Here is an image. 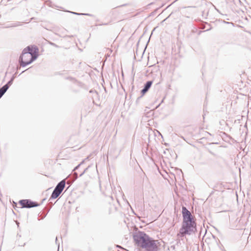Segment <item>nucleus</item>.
<instances>
[{"mask_svg": "<svg viewBox=\"0 0 251 251\" xmlns=\"http://www.w3.org/2000/svg\"><path fill=\"white\" fill-rule=\"evenodd\" d=\"M181 213L182 223L177 235L183 237L186 235L195 234L197 232V223L195 217L184 206L182 207Z\"/></svg>", "mask_w": 251, "mask_h": 251, "instance_id": "nucleus-1", "label": "nucleus"}, {"mask_svg": "<svg viewBox=\"0 0 251 251\" xmlns=\"http://www.w3.org/2000/svg\"><path fill=\"white\" fill-rule=\"evenodd\" d=\"M26 54V55H31L29 61L26 63H24L23 67H25L28 65L31 64L33 61L37 59L39 56V49L36 46H28L25 48L22 51V56Z\"/></svg>", "mask_w": 251, "mask_h": 251, "instance_id": "nucleus-2", "label": "nucleus"}, {"mask_svg": "<svg viewBox=\"0 0 251 251\" xmlns=\"http://www.w3.org/2000/svg\"><path fill=\"white\" fill-rule=\"evenodd\" d=\"M150 236L144 231H138L133 235V238L137 246L142 248Z\"/></svg>", "mask_w": 251, "mask_h": 251, "instance_id": "nucleus-3", "label": "nucleus"}, {"mask_svg": "<svg viewBox=\"0 0 251 251\" xmlns=\"http://www.w3.org/2000/svg\"><path fill=\"white\" fill-rule=\"evenodd\" d=\"M150 236L144 231H138L133 235V238L137 246L142 248Z\"/></svg>", "mask_w": 251, "mask_h": 251, "instance_id": "nucleus-4", "label": "nucleus"}, {"mask_svg": "<svg viewBox=\"0 0 251 251\" xmlns=\"http://www.w3.org/2000/svg\"><path fill=\"white\" fill-rule=\"evenodd\" d=\"M148 240L144 244L142 248L147 251H158L159 246L160 245L158 240H154L150 236L148 237Z\"/></svg>", "mask_w": 251, "mask_h": 251, "instance_id": "nucleus-5", "label": "nucleus"}, {"mask_svg": "<svg viewBox=\"0 0 251 251\" xmlns=\"http://www.w3.org/2000/svg\"><path fill=\"white\" fill-rule=\"evenodd\" d=\"M19 203L21 205V208H31L39 206L40 204L30 199H23L19 201Z\"/></svg>", "mask_w": 251, "mask_h": 251, "instance_id": "nucleus-6", "label": "nucleus"}, {"mask_svg": "<svg viewBox=\"0 0 251 251\" xmlns=\"http://www.w3.org/2000/svg\"><path fill=\"white\" fill-rule=\"evenodd\" d=\"M152 83L153 81L149 80L144 84L143 88L141 90V96L137 98V101L149 91Z\"/></svg>", "mask_w": 251, "mask_h": 251, "instance_id": "nucleus-7", "label": "nucleus"}, {"mask_svg": "<svg viewBox=\"0 0 251 251\" xmlns=\"http://www.w3.org/2000/svg\"><path fill=\"white\" fill-rule=\"evenodd\" d=\"M26 54H25V55H23V56H22V53L19 58V63L22 67L24 63H26L27 62H28L29 59H30V57H31V55H26Z\"/></svg>", "mask_w": 251, "mask_h": 251, "instance_id": "nucleus-8", "label": "nucleus"}, {"mask_svg": "<svg viewBox=\"0 0 251 251\" xmlns=\"http://www.w3.org/2000/svg\"><path fill=\"white\" fill-rule=\"evenodd\" d=\"M65 184L66 182L65 180H62L58 183L54 189L62 192L65 187Z\"/></svg>", "mask_w": 251, "mask_h": 251, "instance_id": "nucleus-9", "label": "nucleus"}, {"mask_svg": "<svg viewBox=\"0 0 251 251\" xmlns=\"http://www.w3.org/2000/svg\"><path fill=\"white\" fill-rule=\"evenodd\" d=\"M61 193V192L55 189H54L53 192L51 193V196L50 198V200L51 199H56Z\"/></svg>", "mask_w": 251, "mask_h": 251, "instance_id": "nucleus-10", "label": "nucleus"}, {"mask_svg": "<svg viewBox=\"0 0 251 251\" xmlns=\"http://www.w3.org/2000/svg\"><path fill=\"white\" fill-rule=\"evenodd\" d=\"M7 90V86H4V85L0 88V99L3 96Z\"/></svg>", "mask_w": 251, "mask_h": 251, "instance_id": "nucleus-11", "label": "nucleus"}, {"mask_svg": "<svg viewBox=\"0 0 251 251\" xmlns=\"http://www.w3.org/2000/svg\"><path fill=\"white\" fill-rule=\"evenodd\" d=\"M21 25H21V22H16L15 23H12L10 25H7V26H6L5 27L6 28L13 27L19 26H20Z\"/></svg>", "mask_w": 251, "mask_h": 251, "instance_id": "nucleus-12", "label": "nucleus"}, {"mask_svg": "<svg viewBox=\"0 0 251 251\" xmlns=\"http://www.w3.org/2000/svg\"><path fill=\"white\" fill-rule=\"evenodd\" d=\"M14 81V78L11 77L10 79L7 82L6 84L4 85V86H7V89L9 88V87L12 84Z\"/></svg>", "mask_w": 251, "mask_h": 251, "instance_id": "nucleus-13", "label": "nucleus"}, {"mask_svg": "<svg viewBox=\"0 0 251 251\" xmlns=\"http://www.w3.org/2000/svg\"><path fill=\"white\" fill-rule=\"evenodd\" d=\"M84 160H83L80 163H79L76 167H75L73 171L75 172V170H77L79 168L80 166L84 163Z\"/></svg>", "mask_w": 251, "mask_h": 251, "instance_id": "nucleus-14", "label": "nucleus"}, {"mask_svg": "<svg viewBox=\"0 0 251 251\" xmlns=\"http://www.w3.org/2000/svg\"><path fill=\"white\" fill-rule=\"evenodd\" d=\"M17 205V202H15L14 201H13V206L15 210L16 209V208H19Z\"/></svg>", "mask_w": 251, "mask_h": 251, "instance_id": "nucleus-15", "label": "nucleus"}, {"mask_svg": "<svg viewBox=\"0 0 251 251\" xmlns=\"http://www.w3.org/2000/svg\"><path fill=\"white\" fill-rule=\"evenodd\" d=\"M50 44L55 48H59V46L58 45H57L56 44H55V43H52V42H50Z\"/></svg>", "mask_w": 251, "mask_h": 251, "instance_id": "nucleus-16", "label": "nucleus"}, {"mask_svg": "<svg viewBox=\"0 0 251 251\" xmlns=\"http://www.w3.org/2000/svg\"><path fill=\"white\" fill-rule=\"evenodd\" d=\"M82 15H86V16H90V17H93L94 15L91 14H89V13H82L81 14Z\"/></svg>", "mask_w": 251, "mask_h": 251, "instance_id": "nucleus-17", "label": "nucleus"}, {"mask_svg": "<svg viewBox=\"0 0 251 251\" xmlns=\"http://www.w3.org/2000/svg\"><path fill=\"white\" fill-rule=\"evenodd\" d=\"M70 13L73 14H75V15H82V13H77V12H70Z\"/></svg>", "mask_w": 251, "mask_h": 251, "instance_id": "nucleus-18", "label": "nucleus"}, {"mask_svg": "<svg viewBox=\"0 0 251 251\" xmlns=\"http://www.w3.org/2000/svg\"><path fill=\"white\" fill-rule=\"evenodd\" d=\"M223 22L226 24H231L232 25H234V24L232 22H226L225 21H223Z\"/></svg>", "mask_w": 251, "mask_h": 251, "instance_id": "nucleus-19", "label": "nucleus"}, {"mask_svg": "<svg viewBox=\"0 0 251 251\" xmlns=\"http://www.w3.org/2000/svg\"><path fill=\"white\" fill-rule=\"evenodd\" d=\"M209 152H210V154H211L213 156H216V154L214 153L213 152L209 151Z\"/></svg>", "mask_w": 251, "mask_h": 251, "instance_id": "nucleus-20", "label": "nucleus"}, {"mask_svg": "<svg viewBox=\"0 0 251 251\" xmlns=\"http://www.w3.org/2000/svg\"><path fill=\"white\" fill-rule=\"evenodd\" d=\"M209 26H210V28H208V29H206V30H205V31H209V30H211V29L212 27H211V26L210 25H209Z\"/></svg>", "mask_w": 251, "mask_h": 251, "instance_id": "nucleus-21", "label": "nucleus"}, {"mask_svg": "<svg viewBox=\"0 0 251 251\" xmlns=\"http://www.w3.org/2000/svg\"><path fill=\"white\" fill-rule=\"evenodd\" d=\"M74 174L75 175V178H77L78 177L77 173L74 172Z\"/></svg>", "mask_w": 251, "mask_h": 251, "instance_id": "nucleus-22", "label": "nucleus"}, {"mask_svg": "<svg viewBox=\"0 0 251 251\" xmlns=\"http://www.w3.org/2000/svg\"><path fill=\"white\" fill-rule=\"evenodd\" d=\"M61 75V74H60V73L59 72H55L54 73V75Z\"/></svg>", "mask_w": 251, "mask_h": 251, "instance_id": "nucleus-23", "label": "nucleus"}, {"mask_svg": "<svg viewBox=\"0 0 251 251\" xmlns=\"http://www.w3.org/2000/svg\"><path fill=\"white\" fill-rule=\"evenodd\" d=\"M84 174V172H81V173L79 175V176H81Z\"/></svg>", "mask_w": 251, "mask_h": 251, "instance_id": "nucleus-24", "label": "nucleus"}, {"mask_svg": "<svg viewBox=\"0 0 251 251\" xmlns=\"http://www.w3.org/2000/svg\"><path fill=\"white\" fill-rule=\"evenodd\" d=\"M27 70H28V69H26V70H25V71H22V72L20 74V75H21L22 73H23L25 72L26 71H27Z\"/></svg>", "mask_w": 251, "mask_h": 251, "instance_id": "nucleus-25", "label": "nucleus"}, {"mask_svg": "<svg viewBox=\"0 0 251 251\" xmlns=\"http://www.w3.org/2000/svg\"><path fill=\"white\" fill-rule=\"evenodd\" d=\"M15 75H16V73L11 77H13L14 78V79H15Z\"/></svg>", "mask_w": 251, "mask_h": 251, "instance_id": "nucleus-26", "label": "nucleus"}, {"mask_svg": "<svg viewBox=\"0 0 251 251\" xmlns=\"http://www.w3.org/2000/svg\"><path fill=\"white\" fill-rule=\"evenodd\" d=\"M88 168H86L83 172H84V173L86 172V171L87 170Z\"/></svg>", "mask_w": 251, "mask_h": 251, "instance_id": "nucleus-27", "label": "nucleus"}, {"mask_svg": "<svg viewBox=\"0 0 251 251\" xmlns=\"http://www.w3.org/2000/svg\"><path fill=\"white\" fill-rule=\"evenodd\" d=\"M57 237H56L55 242L57 244Z\"/></svg>", "mask_w": 251, "mask_h": 251, "instance_id": "nucleus-28", "label": "nucleus"}, {"mask_svg": "<svg viewBox=\"0 0 251 251\" xmlns=\"http://www.w3.org/2000/svg\"><path fill=\"white\" fill-rule=\"evenodd\" d=\"M167 18H167L165 19V20H163V21H162V22H164L165 20H166L167 19Z\"/></svg>", "mask_w": 251, "mask_h": 251, "instance_id": "nucleus-29", "label": "nucleus"}, {"mask_svg": "<svg viewBox=\"0 0 251 251\" xmlns=\"http://www.w3.org/2000/svg\"><path fill=\"white\" fill-rule=\"evenodd\" d=\"M107 24H102V25H107Z\"/></svg>", "mask_w": 251, "mask_h": 251, "instance_id": "nucleus-30", "label": "nucleus"}, {"mask_svg": "<svg viewBox=\"0 0 251 251\" xmlns=\"http://www.w3.org/2000/svg\"><path fill=\"white\" fill-rule=\"evenodd\" d=\"M67 78H68V79H69V78H70V77H68ZM70 78H71V79H73V78H72V77H70Z\"/></svg>", "mask_w": 251, "mask_h": 251, "instance_id": "nucleus-31", "label": "nucleus"}, {"mask_svg": "<svg viewBox=\"0 0 251 251\" xmlns=\"http://www.w3.org/2000/svg\"><path fill=\"white\" fill-rule=\"evenodd\" d=\"M25 245V243H24V245H22V246H24Z\"/></svg>", "mask_w": 251, "mask_h": 251, "instance_id": "nucleus-32", "label": "nucleus"}, {"mask_svg": "<svg viewBox=\"0 0 251 251\" xmlns=\"http://www.w3.org/2000/svg\"><path fill=\"white\" fill-rule=\"evenodd\" d=\"M217 11L220 13V11H219V10L217 9Z\"/></svg>", "mask_w": 251, "mask_h": 251, "instance_id": "nucleus-33", "label": "nucleus"}, {"mask_svg": "<svg viewBox=\"0 0 251 251\" xmlns=\"http://www.w3.org/2000/svg\"><path fill=\"white\" fill-rule=\"evenodd\" d=\"M160 104H159V105H158V106H157V107H158V106H159Z\"/></svg>", "mask_w": 251, "mask_h": 251, "instance_id": "nucleus-34", "label": "nucleus"}, {"mask_svg": "<svg viewBox=\"0 0 251 251\" xmlns=\"http://www.w3.org/2000/svg\"><path fill=\"white\" fill-rule=\"evenodd\" d=\"M45 199H43V201H45Z\"/></svg>", "mask_w": 251, "mask_h": 251, "instance_id": "nucleus-35", "label": "nucleus"}, {"mask_svg": "<svg viewBox=\"0 0 251 251\" xmlns=\"http://www.w3.org/2000/svg\"><path fill=\"white\" fill-rule=\"evenodd\" d=\"M45 199H43V201H45Z\"/></svg>", "mask_w": 251, "mask_h": 251, "instance_id": "nucleus-36", "label": "nucleus"}]
</instances>
